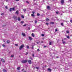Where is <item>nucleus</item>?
I'll return each mask as SVG.
<instances>
[{
  "mask_svg": "<svg viewBox=\"0 0 72 72\" xmlns=\"http://www.w3.org/2000/svg\"><path fill=\"white\" fill-rule=\"evenodd\" d=\"M37 51H40V50L39 49H37Z\"/></svg>",
  "mask_w": 72,
  "mask_h": 72,
  "instance_id": "nucleus-38",
  "label": "nucleus"
},
{
  "mask_svg": "<svg viewBox=\"0 0 72 72\" xmlns=\"http://www.w3.org/2000/svg\"><path fill=\"white\" fill-rule=\"evenodd\" d=\"M30 59H31V60H33V59L31 57H30Z\"/></svg>",
  "mask_w": 72,
  "mask_h": 72,
  "instance_id": "nucleus-27",
  "label": "nucleus"
},
{
  "mask_svg": "<svg viewBox=\"0 0 72 72\" xmlns=\"http://www.w3.org/2000/svg\"><path fill=\"white\" fill-rule=\"evenodd\" d=\"M42 36H44V34H42Z\"/></svg>",
  "mask_w": 72,
  "mask_h": 72,
  "instance_id": "nucleus-45",
  "label": "nucleus"
},
{
  "mask_svg": "<svg viewBox=\"0 0 72 72\" xmlns=\"http://www.w3.org/2000/svg\"><path fill=\"white\" fill-rule=\"evenodd\" d=\"M35 23H37V21L36 20L35 21Z\"/></svg>",
  "mask_w": 72,
  "mask_h": 72,
  "instance_id": "nucleus-41",
  "label": "nucleus"
},
{
  "mask_svg": "<svg viewBox=\"0 0 72 72\" xmlns=\"http://www.w3.org/2000/svg\"><path fill=\"white\" fill-rule=\"evenodd\" d=\"M26 25H26V24L24 25H23V26H26Z\"/></svg>",
  "mask_w": 72,
  "mask_h": 72,
  "instance_id": "nucleus-53",
  "label": "nucleus"
},
{
  "mask_svg": "<svg viewBox=\"0 0 72 72\" xmlns=\"http://www.w3.org/2000/svg\"><path fill=\"white\" fill-rule=\"evenodd\" d=\"M26 47L27 49H29L30 48V47L28 46H27Z\"/></svg>",
  "mask_w": 72,
  "mask_h": 72,
  "instance_id": "nucleus-25",
  "label": "nucleus"
},
{
  "mask_svg": "<svg viewBox=\"0 0 72 72\" xmlns=\"http://www.w3.org/2000/svg\"><path fill=\"white\" fill-rule=\"evenodd\" d=\"M61 26H63V23H61Z\"/></svg>",
  "mask_w": 72,
  "mask_h": 72,
  "instance_id": "nucleus-40",
  "label": "nucleus"
},
{
  "mask_svg": "<svg viewBox=\"0 0 72 72\" xmlns=\"http://www.w3.org/2000/svg\"><path fill=\"white\" fill-rule=\"evenodd\" d=\"M15 46H18V44H15Z\"/></svg>",
  "mask_w": 72,
  "mask_h": 72,
  "instance_id": "nucleus-44",
  "label": "nucleus"
},
{
  "mask_svg": "<svg viewBox=\"0 0 72 72\" xmlns=\"http://www.w3.org/2000/svg\"><path fill=\"white\" fill-rule=\"evenodd\" d=\"M59 58V57H57V58Z\"/></svg>",
  "mask_w": 72,
  "mask_h": 72,
  "instance_id": "nucleus-62",
  "label": "nucleus"
},
{
  "mask_svg": "<svg viewBox=\"0 0 72 72\" xmlns=\"http://www.w3.org/2000/svg\"><path fill=\"white\" fill-rule=\"evenodd\" d=\"M48 71L49 72H51V70L50 68H48L47 69Z\"/></svg>",
  "mask_w": 72,
  "mask_h": 72,
  "instance_id": "nucleus-7",
  "label": "nucleus"
},
{
  "mask_svg": "<svg viewBox=\"0 0 72 72\" xmlns=\"http://www.w3.org/2000/svg\"><path fill=\"white\" fill-rule=\"evenodd\" d=\"M21 62L22 63H26L27 62V60H23L21 61Z\"/></svg>",
  "mask_w": 72,
  "mask_h": 72,
  "instance_id": "nucleus-1",
  "label": "nucleus"
},
{
  "mask_svg": "<svg viewBox=\"0 0 72 72\" xmlns=\"http://www.w3.org/2000/svg\"><path fill=\"white\" fill-rule=\"evenodd\" d=\"M35 68H36V69H39V68L38 67H36Z\"/></svg>",
  "mask_w": 72,
  "mask_h": 72,
  "instance_id": "nucleus-43",
  "label": "nucleus"
},
{
  "mask_svg": "<svg viewBox=\"0 0 72 72\" xmlns=\"http://www.w3.org/2000/svg\"><path fill=\"white\" fill-rule=\"evenodd\" d=\"M24 46V44L22 45L19 48V49L20 50H22V49Z\"/></svg>",
  "mask_w": 72,
  "mask_h": 72,
  "instance_id": "nucleus-2",
  "label": "nucleus"
},
{
  "mask_svg": "<svg viewBox=\"0 0 72 72\" xmlns=\"http://www.w3.org/2000/svg\"><path fill=\"white\" fill-rule=\"evenodd\" d=\"M24 72H26V71H24Z\"/></svg>",
  "mask_w": 72,
  "mask_h": 72,
  "instance_id": "nucleus-63",
  "label": "nucleus"
},
{
  "mask_svg": "<svg viewBox=\"0 0 72 72\" xmlns=\"http://www.w3.org/2000/svg\"><path fill=\"white\" fill-rule=\"evenodd\" d=\"M22 71H24V69H22Z\"/></svg>",
  "mask_w": 72,
  "mask_h": 72,
  "instance_id": "nucleus-56",
  "label": "nucleus"
},
{
  "mask_svg": "<svg viewBox=\"0 0 72 72\" xmlns=\"http://www.w3.org/2000/svg\"><path fill=\"white\" fill-rule=\"evenodd\" d=\"M12 8H10L9 9V11L10 12H12Z\"/></svg>",
  "mask_w": 72,
  "mask_h": 72,
  "instance_id": "nucleus-18",
  "label": "nucleus"
},
{
  "mask_svg": "<svg viewBox=\"0 0 72 72\" xmlns=\"http://www.w3.org/2000/svg\"><path fill=\"white\" fill-rule=\"evenodd\" d=\"M26 3L27 4H29V2L28 1H26Z\"/></svg>",
  "mask_w": 72,
  "mask_h": 72,
  "instance_id": "nucleus-28",
  "label": "nucleus"
},
{
  "mask_svg": "<svg viewBox=\"0 0 72 72\" xmlns=\"http://www.w3.org/2000/svg\"><path fill=\"white\" fill-rule=\"evenodd\" d=\"M37 16H40V14L39 13H38L37 14Z\"/></svg>",
  "mask_w": 72,
  "mask_h": 72,
  "instance_id": "nucleus-22",
  "label": "nucleus"
},
{
  "mask_svg": "<svg viewBox=\"0 0 72 72\" xmlns=\"http://www.w3.org/2000/svg\"><path fill=\"white\" fill-rule=\"evenodd\" d=\"M46 8L47 9H48V10H50V7L49 6H47Z\"/></svg>",
  "mask_w": 72,
  "mask_h": 72,
  "instance_id": "nucleus-5",
  "label": "nucleus"
},
{
  "mask_svg": "<svg viewBox=\"0 0 72 72\" xmlns=\"http://www.w3.org/2000/svg\"><path fill=\"white\" fill-rule=\"evenodd\" d=\"M70 22H71V23H72V20H71L70 21Z\"/></svg>",
  "mask_w": 72,
  "mask_h": 72,
  "instance_id": "nucleus-48",
  "label": "nucleus"
},
{
  "mask_svg": "<svg viewBox=\"0 0 72 72\" xmlns=\"http://www.w3.org/2000/svg\"><path fill=\"white\" fill-rule=\"evenodd\" d=\"M28 54V52H26V55H27V54Z\"/></svg>",
  "mask_w": 72,
  "mask_h": 72,
  "instance_id": "nucleus-46",
  "label": "nucleus"
},
{
  "mask_svg": "<svg viewBox=\"0 0 72 72\" xmlns=\"http://www.w3.org/2000/svg\"><path fill=\"white\" fill-rule=\"evenodd\" d=\"M69 0V1H70V2H71V1H72V0Z\"/></svg>",
  "mask_w": 72,
  "mask_h": 72,
  "instance_id": "nucleus-57",
  "label": "nucleus"
},
{
  "mask_svg": "<svg viewBox=\"0 0 72 72\" xmlns=\"http://www.w3.org/2000/svg\"><path fill=\"white\" fill-rule=\"evenodd\" d=\"M60 2L62 4H64V0H61Z\"/></svg>",
  "mask_w": 72,
  "mask_h": 72,
  "instance_id": "nucleus-4",
  "label": "nucleus"
},
{
  "mask_svg": "<svg viewBox=\"0 0 72 72\" xmlns=\"http://www.w3.org/2000/svg\"><path fill=\"white\" fill-rule=\"evenodd\" d=\"M34 46H32V49H33V47Z\"/></svg>",
  "mask_w": 72,
  "mask_h": 72,
  "instance_id": "nucleus-34",
  "label": "nucleus"
},
{
  "mask_svg": "<svg viewBox=\"0 0 72 72\" xmlns=\"http://www.w3.org/2000/svg\"><path fill=\"white\" fill-rule=\"evenodd\" d=\"M14 55H11V58H13V57H14Z\"/></svg>",
  "mask_w": 72,
  "mask_h": 72,
  "instance_id": "nucleus-30",
  "label": "nucleus"
},
{
  "mask_svg": "<svg viewBox=\"0 0 72 72\" xmlns=\"http://www.w3.org/2000/svg\"><path fill=\"white\" fill-rule=\"evenodd\" d=\"M67 38H68V39H69V36H67Z\"/></svg>",
  "mask_w": 72,
  "mask_h": 72,
  "instance_id": "nucleus-33",
  "label": "nucleus"
},
{
  "mask_svg": "<svg viewBox=\"0 0 72 72\" xmlns=\"http://www.w3.org/2000/svg\"><path fill=\"white\" fill-rule=\"evenodd\" d=\"M16 12L17 14H18V11H16Z\"/></svg>",
  "mask_w": 72,
  "mask_h": 72,
  "instance_id": "nucleus-29",
  "label": "nucleus"
},
{
  "mask_svg": "<svg viewBox=\"0 0 72 72\" xmlns=\"http://www.w3.org/2000/svg\"><path fill=\"white\" fill-rule=\"evenodd\" d=\"M32 13H33V14H35V12L33 11V12H32Z\"/></svg>",
  "mask_w": 72,
  "mask_h": 72,
  "instance_id": "nucleus-50",
  "label": "nucleus"
},
{
  "mask_svg": "<svg viewBox=\"0 0 72 72\" xmlns=\"http://www.w3.org/2000/svg\"><path fill=\"white\" fill-rule=\"evenodd\" d=\"M1 62H2L3 63H4L5 62V60L3 58L1 59Z\"/></svg>",
  "mask_w": 72,
  "mask_h": 72,
  "instance_id": "nucleus-6",
  "label": "nucleus"
},
{
  "mask_svg": "<svg viewBox=\"0 0 72 72\" xmlns=\"http://www.w3.org/2000/svg\"><path fill=\"white\" fill-rule=\"evenodd\" d=\"M1 15H4V13H2L1 14Z\"/></svg>",
  "mask_w": 72,
  "mask_h": 72,
  "instance_id": "nucleus-26",
  "label": "nucleus"
},
{
  "mask_svg": "<svg viewBox=\"0 0 72 72\" xmlns=\"http://www.w3.org/2000/svg\"><path fill=\"white\" fill-rule=\"evenodd\" d=\"M17 69L18 70H20V69H21V67H18L17 68Z\"/></svg>",
  "mask_w": 72,
  "mask_h": 72,
  "instance_id": "nucleus-9",
  "label": "nucleus"
},
{
  "mask_svg": "<svg viewBox=\"0 0 72 72\" xmlns=\"http://www.w3.org/2000/svg\"><path fill=\"white\" fill-rule=\"evenodd\" d=\"M13 18H14V19H16V20H17V17L16 16H14L13 17Z\"/></svg>",
  "mask_w": 72,
  "mask_h": 72,
  "instance_id": "nucleus-10",
  "label": "nucleus"
},
{
  "mask_svg": "<svg viewBox=\"0 0 72 72\" xmlns=\"http://www.w3.org/2000/svg\"><path fill=\"white\" fill-rule=\"evenodd\" d=\"M27 62L30 64H32V61H31V60H27Z\"/></svg>",
  "mask_w": 72,
  "mask_h": 72,
  "instance_id": "nucleus-3",
  "label": "nucleus"
},
{
  "mask_svg": "<svg viewBox=\"0 0 72 72\" xmlns=\"http://www.w3.org/2000/svg\"><path fill=\"white\" fill-rule=\"evenodd\" d=\"M7 43L8 44H9V43H10V40H8L7 41Z\"/></svg>",
  "mask_w": 72,
  "mask_h": 72,
  "instance_id": "nucleus-14",
  "label": "nucleus"
},
{
  "mask_svg": "<svg viewBox=\"0 0 72 72\" xmlns=\"http://www.w3.org/2000/svg\"><path fill=\"white\" fill-rule=\"evenodd\" d=\"M22 36H26V35H25V34L24 33H22Z\"/></svg>",
  "mask_w": 72,
  "mask_h": 72,
  "instance_id": "nucleus-11",
  "label": "nucleus"
},
{
  "mask_svg": "<svg viewBox=\"0 0 72 72\" xmlns=\"http://www.w3.org/2000/svg\"><path fill=\"white\" fill-rule=\"evenodd\" d=\"M21 17L23 19L24 18V15H21Z\"/></svg>",
  "mask_w": 72,
  "mask_h": 72,
  "instance_id": "nucleus-17",
  "label": "nucleus"
},
{
  "mask_svg": "<svg viewBox=\"0 0 72 72\" xmlns=\"http://www.w3.org/2000/svg\"><path fill=\"white\" fill-rule=\"evenodd\" d=\"M18 20L19 21H21V18L20 17H18Z\"/></svg>",
  "mask_w": 72,
  "mask_h": 72,
  "instance_id": "nucleus-19",
  "label": "nucleus"
},
{
  "mask_svg": "<svg viewBox=\"0 0 72 72\" xmlns=\"http://www.w3.org/2000/svg\"><path fill=\"white\" fill-rule=\"evenodd\" d=\"M62 41H63V39H62Z\"/></svg>",
  "mask_w": 72,
  "mask_h": 72,
  "instance_id": "nucleus-64",
  "label": "nucleus"
},
{
  "mask_svg": "<svg viewBox=\"0 0 72 72\" xmlns=\"http://www.w3.org/2000/svg\"><path fill=\"white\" fill-rule=\"evenodd\" d=\"M62 44H67V43L65 41H63L62 42Z\"/></svg>",
  "mask_w": 72,
  "mask_h": 72,
  "instance_id": "nucleus-24",
  "label": "nucleus"
},
{
  "mask_svg": "<svg viewBox=\"0 0 72 72\" xmlns=\"http://www.w3.org/2000/svg\"><path fill=\"white\" fill-rule=\"evenodd\" d=\"M3 70L4 72H6V70H5V69H3Z\"/></svg>",
  "mask_w": 72,
  "mask_h": 72,
  "instance_id": "nucleus-21",
  "label": "nucleus"
},
{
  "mask_svg": "<svg viewBox=\"0 0 72 72\" xmlns=\"http://www.w3.org/2000/svg\"><path fill=\"white\" fill-rule=\"evenodd\" d=\"M50 23L51 24H54V22H51Z\"/></svg>",
  "mask_w": 72,
  "mask_h": 72,
  "instance_id": "nucleus-15",
  "label": "nucleus"
},
{
  "mask_svg": "<svg viewBox=\"0 0 72 72\" xmlns=\"http://www.w3.org/2000/svg\"><path fill=\"white\" fill-rule=\"evenodd\" d=\"M12 10L14 11V10H15V8H12Z\"/></svg>",
  "mask_w": 72,
  "mask_h": 72,
  "instance_id": "nucleus-20",
  "label": "nucleus"
},
{
  "mask_svg": "<svg viewBox=\"0 0 72 72\" xmlns=\"http://www.w3.org/2000/svg\"><path fill=\"white\" fill-rule=\"evenodd\" d=\"M5 8L6 9H8V7L7 6H5Z\"/></svg>",
  "mask_w": 72,
  "mask_h": 72,
  "instance_id": "nucleus-32",
  "label": "nucleus"
},
{
  "mask_svg": "<svg viewBox=\"0 0 72 72\" xmlns=\"http://www.w3.org/2000/svg\"><path fill=\"white\" fill-rule=\"evenodd\" d=\"M23 11L24 12H25L26 11V9H24L23 10Z\"/></svg>",
  "mask_w": 72,
  "mask_h": 72,
  "instance_id": "nucleus-37",
  "label": "nucleus"
},
{
  "mask_svg": "<svg viewBox=\"0 0 72 72\" xmlns=\"http://www.w3.org/2000/svg\"><path fill=\"white\" fill-rule=\"evenodd\" d=\"M6 1H8V0H6Z\"/></svg>",
  "mask_w": 72,
  "mask_h": 72,
  "instance_id": "nucleus-58",
  "label": "nucleus"
},
{
  "mask_svg": "<svg viewBox=\"0 0 72 72\" xmlns=\"http://www.w3.org/2000/svg\"><path fill=\"white\" fill-rule=\"evenodd\" d=\"M46 24H47V25H48V24H49V23H46Z\"/></svg>",
  "mask_w": 72,
  "mask_h": 72,
  "instance_id": "nucleus-47",
  "label": "nucleus"
},
{
  "mask_svg": "<svg viewBox=\"0 0 72 72\" xmlns=\"http://www.w3.org/2000/svg\"><path fill=\"white\" fill-rule=\"evenodd\" d=\"M31 35H32V37H35V35L33 33H32V34Z\"/></svg>",
  "mask_w": 72,
  "mask_h": 72,
  "instance_id": "nucleus-13",
  "label": "nucleus"
},
{
  "mask_svg": "<svg viewBox=\"0 0 72 72\" xmlns=\"http://www.w3.org/2000/svg\"><path fill=\"white\" fill-rule=\"evenodd\" d=\"M21 22L22 23V24H23V23H24V22L23 21H21Z\"/></svg>",
  "mask_w": 72,
  "mask_h": 72,
  "instance_id": "nucleus-35",
  "label": "nucleus"
},
{
  "mask_svg": "<svg viewBox=\"0 0 72 72\" xmlns=\"http://www.w3.org/2000/svg\"><path fill=\"white\" fill-rule=\"evenodd\" d=\"M37 44H39V42H37Z\"/></svg>",
  "mask_w": 72,
  "mask_h": 72,
  "instance_id": "nucleus-52",
  "label": "nucleus"
},
{
  "mask_svg": "<svg viewBox=\"0 0 72 72\" xmlns=\"http://www.w3.org/2000/svg\"><path fill=\"white\" fill-rule=\"evenodd\" d=\"M52 43V42H50L49 43V45H51Z\"/></svg>",
  "mask_w": 72,
  "mask_h": 72,
  "instance_id": "nucleus-16",
  "label": "nucleus"
},
{
  "mask_svg": "<svg viewBox=\"0 0 72 72\" xmlns=\"http://www.w3.org/2000/svg\"><path fill=\"white\" fill-rule=\"evenodd\" d=\"M19 0H16V1H19Z\"/></svg>",
  "mask_w": 72,
  "mask_h": 72,
  "instance_id": "nucleus-54",
  "label": "nucleus"
},
{
  "mask_svg": "<svg viewBox=\"0 0 72 72\" xmlns=\"http://www.w3.org/2000/svg\"><path fill=\"white\" fill-rule=\"evenodd\" d=\"M31 15L32 16V17H35V15L33 14H31Z\"/></svg>",
  "mask_w": 72,
  "mask_h": 72,
  "instance_id": "nucleus-23",
  "label": "nucleus"
},
{
  "mask_svg": "<svg viewBox=\"0 0 72 72\" xmlns=\"http://www.w3.org/2000/svg\"><path fill=\"white\" fill-rule=\"evenodd\" d=\"M56 14H58L59 12H56Z\"/></svg>",
  "mask_w": 72,
  "mask_h": 72,
  "instance_id": "nucleus-42",
  "label": "nucleus"
},
{
  "mask_svg": "<svg viewBox=\"0 0 72 72\" xmlns=\"http://www.w3.org/2000/svg\"><path fill=\"white\" fill-rule=\"evenodd\" d=\"M3 47H5V45L4 44H3Z\"/></svg>",
  "mask_w": 72,
  "mask_h": 72,
  "instance_id": "nucleus-39",
  "label": "nucleus"
},
{
  "mask_svg": "<svg viewBox=\"0 0 72 72\" xmlns=\"http://www.w3.org/2000/svg\"><path fill=\"white\" fill-rule=\"evenodd\" d=\"M44 67H46V65H45Z\"/></svg>",
  "mask_w": 72,
  "mask_h": 72,
  "instance_id": "nucleus-61",
  "label": "nucleus"
},
{
  "mask_svg": "<svg viewBox=\"0 0 72 72\" xmlns=\"http://www.w3.org/2000/svg\"><path fill=\"white\" fill-rule=\"evenodd\" d=\"M67 33H69V31H66Z\"/></svg>",
  "mask_w": 72,
  "mask_h": 72,
  "instance_id": "nucleus-36",
  "label": "nucleus"
},
{
  "mask_svg": "<svg viewBox=\"0 0 72 72\" xmlns=\"http://www.w3.org/2000/svg\"><path fill=\"white\" fill-rule=\"evenodd\" d=\"M32 57H34V56H35V55H34V54H33L32 55Z\"/></svg>",
  "mask_w": 72,
  "mask_h": 72,
  "instance_id": "nucleus-51",
  "label": "nucleus"
},
{
  "mask_svg": "<svg viewBox=\"0 0 72 72\" xmlns=\"http://www.w3.org/2000/svg\"><path fill=\"white\" fill-rule=\"evenodd\" d=\"M28 30H30V27H28Z\"/></svg>",
  "mask_w": 72,
  "mask_h": 72,
  "instance_id": "nucleus-49",
  "label": "nucleus"
},
{
  "mask_svg": "<svg viewBox=\"0 0 72 72\" xmlns=\"http://www.w3.org/2000/svg\"><path fill=\"white\" fill-rule=\"evenodd\" d=\"M41 43H43V41H41Z\"/></svg>",
  "mask_w": 72,
  "mask_h": 72,
  "instance_id": "nucleus-59",
  "label": "nucleus"
},
{
  "mask_svg": "<svg viewBox=\"0 0 72 72\" xmlns=\"http://www.w3.org/2000/svg\"><path fill=\"white\" fill-rule=\"evenodd\" d=\"M46 48V46H44L43 47V48Z\"/></svg>",
  "mask_w": 72,
  "mask_h": 72,
  "instance_id": "nucleus-55",
  "label": "nucleus"
},
{
  "mask_svg": "<svg viewBox=\"0 0 72 72\" xmlns=\"http://www.w3.org/2000/svg\"><path fill=\"white\" fill-rule=\"evenodd\" d=\"M46 21H50V19L48 18H46Z\"/></svg>",
  "mask_w": 72,
  "mask_h": 72,
  "instance_id": "nucleus-12",
  "label": "nucleus"
},
{
  "mask_svg": "<svg viewBox=\"0 0 72 72\" xmlns=\"http://www.w3.org/2000/svg\"><path fill=\"white\" fill-rule=\"evenodd\" d=\"M29 40H30V41H31V40H32V39H32V37H29Z\"/></svg>",
  "mask_w": 72,
  "mask_h": 72,
  "instance_id": "nucleus-8",
  "label": "nucleus"
},
{
  "mask_svg": "<svg viewBox=\"0 0 72 72\" xmlns=\"http://www.w3.org/2000/svg\"><path fill=\"white\" fill-rule=\"evenodd\" d=\"M58 31V29L56 28L55 29V32H57V31Z\"/></svg>",
  "mask_w": 72,
  "mask_h": 72,
  "instance_id": "nucleus-31",
  "label": "nucleus"
},
{
  "mask_svg": "<svg viewBox=\"0 0 72 72\" xmlns=\"http://www.w3.org/2000/svg\"><path fill=\"white\" fill-rule=\"evenodd\" d=\"M65 39H66V38H64V40H65Z\"/></svg>",
  "mask_w": 72,
  "mask_h": 72,
  "instance_id": "nucleus-60",
  "label": "nucleus"
}]
</instances>
